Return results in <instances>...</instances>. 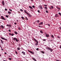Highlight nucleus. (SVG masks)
Returning a JSON list of instances; mask_svg holds the SVG:
<instances>
[{"mask_svg":"<svg viewBox=\"0 0 61 61\" xmlns=\"http://www.w3.org/2000/svg\"><path fill=\"white\" fill-rule=\"evenodd\" d=\"M56 60V61H60L59 60Z\"/></svg>","mask_w":61,"mask_h":61,"instance_id":"obj_56","label":"nucleus"},{"mask_svg":"<svg viewBox=\"0 0 61 61\" xmlns=\"http://www.w3.org/2000/svg\"><path fill=\"white\" fill-rule=\"evenodd\" d=\"M32 7L33 8H35V6L34 5H32Z\"/></svg>","mask_w":61,"mask_h":61,"instance_id":"obj_36","label":"nucleus"},{"mask_svg":"<svg viewBox=\"0 0 61 61\" xmlns=\"http://www.w3.org/2000/svg\"><path fill=\"white\" fill-rule=\"evenodd\" d=\"M56 8H57L58 10H60V8L59 7H56Z\"/></svg>","mask_w":61,"mask_h":61,"instance_id":"obj_21","label":"nucleus"},{"mask_svg":"<svg viewBox=\"0 0 61 61\" xmlns=\"http://www.w3.org/2000/svg\"><path fill=\"white\" fill-rule=\"evenodd\" d=\"M43 41H46V39H44L43 40Z\"/></svg>","mask_w":61,"mask_h":61,"instance_id":"obj_48","label":"nucleus"},{"mask_svg":"<svg viewBox=\"0 0 61 61\" xmlns=\"http://www.w3.org/2000/svg\"><path fill=\"white\" fill-rule=\"evenodd\" d=\"M36 50H37V51H38L39 50V48H37L36 49Z\"/></svg>","mask_w":61,"mask_h":61,"instance_id":"obj_40","label":"nucleus"},{"mask_svg":"<svg viewBox=\"0 0 61 61\" xmlns=\"http://www.w3.org/2000/svg\"><path fill=\"white\" fill-rule=\"evenodd\" d=\"M55 17H57V14H56L55 15Z\"/></svg>","mask_w":61,"mask_h":61,"instance_id":"obj_37","label":"nucleus"},{"mask_svg":"<svg viewBox=\"0 0 61 61\" xmlns=\"http://www.w3.org/2000/svg\"><path fill=\"white\" fill-rule=\"evenodd\" d=\"M41 52L43 54H45V52L43 51H41Z\"/></svg>","mask_w":61,"mask_h":61,"instance_id":"obj_27","label":"nucleus"},{"mask_svg":"<svg viewBox=\"0 0 61 61\" xmlns=\"http://www.w3.org/2000/svg\"><path fill=\"white\" fill-rule=\"evenodd\" d=\"M24 55H25V52H24L23 53Z\"/></svg>","mask_w":61,"mask_h":61,"instance_id":"obj_38","label":"nucleus"},{"mask_svg":"<svg viewBox=\"0 0 61 61\" xmlns=\"http://www.w3.org/2000/svg\"><path fill=\"white\" fill-rule=\"evenodd\" d=\"M46 36L47 37H48L49 36V35L47 34L46 35Z\"/></svg>","mask_w":61,"mask_h":61,"instance_id":"obj_13","label":"nucleus"},{"mask_svg":"<svg viewBox=\"0 0 61 61\" xmlns=\"http://www.w3.org/2000/svg\"><path fill=\"white\" fill-rule=\"evenodd\" d=\"M0 41H1V43L2 44H4V42H3V40H0Z\"/></svg>","mask_w":61,"mask_h":61,"instance_id":"obj_15","label":"nucleus"},{"mask_svg":"<svg viewBox=\"0 0 61 61\" xmlns=\"http://www.w3.org/2000/svg\"><path fill=\"white\" fill-rule=\"evenodd\" d=\"M3 61H6V60H4Z\"/></svg>","mask_w":61,"mask_h":61,"instance_id":"obj_61","label":"nucleus"},{"mask_svg":"<svg viewBox=\"0 0 61 61\" xmlns=\"http://www.w3.org/2000/svg\"><path fill=\"white\" fill-rule=\"evenodd\" d=\"M18 29L19 30H21V28L20 27H19Z\"/></svg>","mask_w":61,"mask_h":61,"instance_id":"obj_30","label":"nucleus"},{"mask_svg":"<svg viewBox=\"0 0 61 61\" xmlns=\"http://www.w3.org/2000/svg\"><path fill=\"white\" fill-rule=\"evenodd\" d=\"M1 18L2 19H3V20H6V19H5L4 17H3V16H1Z\"/></svg>","mask_w":61,"mask_h":61,"instance_id":"obj_9","label":"nucleus"},{"mask_svg":"<svg viewBox=\"0 0 61 61\" xmlns=\"http://www.w3.org/2000/svg\"><path fill=\"white\" fill-rule=\"evenodd\" d=\"M18 45H19V47H20V46H21V45L20 44H19Z\"/></svg>","mask_w":61,"mask_h":61,"instance_id":"obj_53","label":"nucleus"},{"mask_svg":"<svg viewBox=\"0 0 61 61\" xmlns=\"http://www.w3.org/2000/svg\"><path fill=\"white\" fill-rule=\"evenodd\" d=\"M24 12L27 15H29V14L27 12V11H26V10H24Z\"/></svg>","mask_w":61,"mask_h":61,"instance_id":"obj_6","label":"nucleus"},{"mask_svg":"<svg viewBox=\"0 0 61 61\" xmlns=\"http://www.w3.org/2000/svg\"><path fill=\"white\" fill-rule=\"evenodd\" d=\"M15 34H18V33H17V32L16 31L15 32Z\"/></svg>","mask_w":61,"mask_h":61,"instance_id":"obj_22","label":"nucleus"},{"mask_svg":"<svg viewBox=\"0 0 61 61\" xmlns=\"http://www.w3.org/2000/svg\"><path fill=\"white\" fill-rule=\"evenodd\" d=\"M8 31H9V32H11V30H8Z\"/></svg>","mask_w":61,"mask_h":61,"instance_id":"obj_47","label":"nucleus"},{"mask_svg":"<svg viewBox=\"0 0 61 61\" xmlns=\"http://www.w3.org/2000/svg\"><path fill=\"white\" fill-rule=\"evenodd\" d=\"M40 32L41 33H42V34H43V31L42 30H41L40 31Z\"/></svg>","mask_w":61,"mask_h":61,"instance_id":"obj_23","label":"nucleus"},{"mask_svg":"<svg viewBox=\"0 0 61 61\" xmlns=\"http://www.w3.org/2000/svg\"><path fill=\"white\" fill-rule=\"evenodd\" d=\"M29 15L30 17H32V15H30L29 14V15Z\"/></svg>","mask_w":61,"mask_h":61,"instance_id":"obj_32","label":"nucleus"},{"mask_svg":"<svg viewBox=\"0 0 61 61\" xmlns=\"http://www.w3.org/2000/svg\"><path fill=\"white\" fill-rule=\"evenodd\" d=\"M29 8H30V9H33V8H32V7L31 6H29Z\"/></svg>","mask_w":61,"mask_h":61,"instance_id":"obj_19","label":"nucleus"},{"mask_svg":"<svg viewBox=\"0 0 61 61\" xmlns=\"http://www.w3.org/2000/svg\"><path fill=\"white\" fill-rule=\"evenodd\" d=\"M8 14H11V12H10L8 11Z\"/></svg>","mask_w":61,"mask_h":61,"instance_id":"obj_26","label":"nucleus"},{"mask_svg":"<svg viewBox=\"0 0 61 61\" xmlns=\"http://www.w3.org/2000/svg\"><path fill=\"white\" fill-rule=\"evenodd\" d=\"M28 51L29 52H30V53L31 54H34V52H32V51H30L29 50H28Z\"/></svg>","mask_w":61,"mask_h":61,"instance_id":"obj_4","label":"nucleus"},{"mask_svg":"<svg viewBox=\"0 0 61 61\" xmlns=\"http://www.w3.org/2000/svg\"><path fill=\"white\" fill-rule=\"evenodd\" d=\"M59 29H60V30H61V27H59Z\"/></svg>","mask_w":61,"mask_h":61,"instance_id":"obj_54","label":"nucleus"},{"mask_svg":"<svg viewBox=\"0 0 61 61\" xmlns=\"http://www.w3.org/2000/svg\"><path fill=\"white\" fill-rule=\"evenodd\" d=\"M6 26H9V27H11L12 26V25L10 24L7 25Z\"/></svg>","mask_w":61,"mask_h":61,"instance_id":"obj_8","label":"nucleus"},{"mask_svg":"<svg viewBox=\"0 0 61 61\" xmlns=\"http://www.w3.org/2000/svg\"><path fill=\"white\" fill-rule=\"evenodd\" d=\"M44 6H46V7H47V5H44Z\"/></svg>","mask_w":61,"mask_h":61,"instance_id":"obj_29","label":"nucleus"},{"mask_svg":"<svg viewBox=\"0 0 61 61\" xmlns=\"http://www.w3.org/2000/svg\"><path fill=\"white\" fill-rule=\"evenodd\" d=\"M1 50H2V51H3V50H4V49H1Z\"/></svg>","mask_w":61,"mask_h":61,"instance_id":"obj_52","label":"nucleus"},{"mask_svg":"<svg viewBox=\"0 0 61 61\" xmlns=\"http://www.w3.org/2000/svg\"><path fill=\"white\" fill-rule=\"evenodd\" d=\"M2 3L3 4V5L4 6L5 5V2L4 1H2Z\"/></svg>","mask_w":61,"mask_h":61,"instance_id":"obj_10","label":"nucleus"},{"mask_svg":"<svg viewBox=\"0 0 61 61\" xmlns=\"http://www.w3.org/2000/svg\"><path fill=\"white\" fill-rule=\"evenodd\" d=\"M15 53L16 54H18V53H17V51H15Z\"/></svg>","mask_w":61,"mask_h":61,"instance_id":"obj_33","label":"nucleus"},{"mask_svg":"<svg viewBox=\"0 0 61 61\" xmlns=\"http://www.w3.org/2000/svg\"><path fill=\"white\" fill-rule=\"evenodd\" d=\"M37 23H39V20H37Z\"/></svg>","mask_w":61,"mask_h":61,"instance_id":"obj_35","label":"nucleus"},{"mask_svg":"<svg viewBox=\"0 0 61 61\" xmlns=\"http://www.w3.org/2000/svg\"><path fill=\"white\" fill-rule=\"evenodd\" d=\"M39 25H43V22H41L39 24Z\"/></svg>","mask_w":61,"mask_h":61,"instance_id":"obj_7","label":"nucleus"},{"mask_svg":"<svg viewBox=\"0 0 61 61\" xmlns=\"http://www.w3.org/2000/svg\"><path fill=\"white\" fill-rule=\"evenodd\" d=\"M1 38L2 39H3V40H6V41H7V39H6L3 37H1Z\"/></svg>","mask_w":61,"mask_h":61,"instance_id":"obj_5","label":"nucleus"},{"mask_svg":"<svg viewBox=\"0 0 61 61\" xmlns=\"http://www.w3.org/2000/svg\"><path fill=\"white\" fill-rule=\"evenodd\" d=\"M47 49L48 50H50L51 52L53 51V49L50 48V47L47 48Z\"/></svg>","mask_w":61,"mask_h":61,"instance_id":"obj_2","label":"nucleus"},{"mask_svg":"<svg viewBox=\"0 0 61 61\" xmlns=\"http://www.w3.org/2000/svg\"><path fill=\"white\" fill-rule=\"evenodd\" d=\"M38 26L39 27H41V26Z\"/></svg>","mask_w":61,"mask_h":61,"instance_id":"obj_51","label":"nucleus"},{"mask_svg":"<svg viewBox=\"0 0 61 61\" xmlns=\"http://www.w3.org/2000/svg\"><path fill=\"white\" fill-rule=\"evenodd\" d=\"M20 11H21L22 12H23V10L22 9H20Z\"/></svg>","mask_w":61,"mask_h":61,"instance_id":"obj_34","label":"nucleus"},{"mask_svg":"<svg viewBox=\"0 0 61 61\" xmlns=\"http://www.w3.org/2000/svg\"><path fill=\"white\" fill-rule=\"evenodd\" d=\"M0 56H1V55L0 54Z\"/></svg>","mask_w":61,"mask_h":61,"instance_id":"obj_64","label":"nucleus"},{"mask_svg":"<svg viewBox=\"0 0 61 61\" xmlns=\"http://www.w3.org/2000/svg\"><path fill=\"white\" fill-rule=\"evenodd\" d=\"M45 34L46 35H47V33H46L45 32Z\"/></svg>","mask_w":61,"mask_h":61,"instance_id":"obj_49","label":"nucleus"},{"mask_svg":"<svg viewBox=\"0 0 61 61\" xmlns=\"http://www.w3.org/2000/svg\"><path fill=\"white\" fill-rule=\"evenodd\" d=\"M41 9H43V8H42V6H40L39 7Z\"/></svg>","mask_w":61,"mask_h":61,"instance_id":"obj_18","label":"nucleus"},{"mask_svg":"<svg viewBox=\"0 0 61 61\" xmlns=\"http://www.w3.org/2000/svg\"><path fill=\"white\" fill-rule=\"evenodd\" d=\"M37 11L38 13H40V11H39V10H38Z\"/></svg>","mask_w":61,"mask_h":61,"instance_id":"obj_46","label":"nucleus"},{"mask_svg":"<svg viewBox=\"0 0 61 61\" xmlns=\"http://www.w3.org/2000/svg\"><path fill=\"white\" fill-rule=\"evenodd\" d=\"M44 8L46 10H47V8L46 7H44Z\"/></svg>","mask_w":61,"mask_h":61,"instance_id":"obj_24","label":"nucleus"},{"mask_svg":"<svg viewBox=\"0 0 61 61\" xmlns=\"http://www.w3.org/2000/svg\"><path fill=\"white\" fill-rule=\"evenodd\" d=\"M9 60H12V59L11 58H9Z\"/></svg>","mask_w":61,"mask_h":61,"instance_id":"obj_42","label":"nucleus"},{"mask_svg":"<svg viewBox=\"0 0 61 61\" xmlns=\"http://www.w3.org/2000/svg\"><path fill=\"white\" fill-rule=\"evenodd\" d=\"M9 10H10V11H12V10H11V9H9Z\"/></svg>","mask_w":61,"mask_h":61,"instance_id":"obj_44","label":"nucleus"},{"mask_svg":"<svg viewBox=\"0 0 61 61\" xmlns=\"http://www.w3.org/2000/svg\"><path fill=\"white\" fill-rule=\"evenodd\" d=\"M60 48H61V45L60 46V47H59Z\"/></svg>","mask_w":61,"mask_h":61,"instance_id":"obj_50","label":"nucleus"},{"mask_svg":"<svg viewBox=\"0 0 61 61\" xmlns=\"http://www.w3.org/2000/svg\"><path fill=\"white\" fill-rule=\"evenodd\" d=\"M5 17H7V18H8V15H5Z\"/></svg>","mask_w":61,"mask_h":61,"instance_id":"obj_31","label":"nucleus"},{"mask_svg":"<svg viewBox=\"0 0 61 61\" xmlns=\"http://www.w3.org/2000/svg\"><path fill=\"white\" fill-rule=\"evenodd\" d=\"M21 18H22V19H23V20H24V17L22 16L21 17Z\"/></svg>","mask_w":61,"mask_h":61,"instance_id":"obj_28","label":"nucleus"},{"mask_svg":"<svg viewBox=\"0 0 61 61\" xmlns=\"http://www.w3.org/2000/svg\"><path fill=\"white\" fill-rule=\"evenodd\" d=\"M17 50H20V48L18 47L17 48Z\"/></svg>","mask_w":61,"mask_h":61,"instance_id":"obj_17","label":"nucleus"},{"mask_svg":"<svg viewBox=\"0 0 61 61\" xmlns=\"http://www.w3.org/2000/svg\"><path fill=\"white\" fill-rule=\"evenodd\" d=\"M0 47H1V49H2V47H1V46H0Z\"/></svg>","mask_w":61,"mask_h":61,"instance_id":"obj_62","label":"nucleus"},{"mask_svg":"<svg viewBox=\"0 0 61 61\" xmlns=\"http://www.w3.org/2000/svg\"><path fill=\"white\" fill-rule=\"evenodd\" d=\"M51 36L52 37V38H54V36L53 35H51Z\"/></svg>","mask_w":61,"mask_h":61,"instance_id":"obj_20","label":"nucleus"},{"mask_svg":"<svg viewBox=\"0 0 61 61\" xmlns=\"http://www.w3.org/2000/svg\"><path fill=\"white\" fill-rule=\"evenodd\" d=\"M9 35H10V36H13L14 35V33H12V34L10 33H9Z\"/></svg>","mask_w":61,"mask_h":61,"instance_id":"obj_11","label":"nucleus"},{"mask_svg":"<svg viewBox=\"0 0 61 61\" xmlns=\"http://www.w3.org/2000/svg\"><path fill=\"white\" fill-rule=\"evenodd\" d=\"M58 14L59 15H60V16H61V13H60V12H59L58 13Z\"/></svg>","mask_w":61,"mask_h":61,"instance_id":"obj_25","label":"nucleus"},{"mask_svg":"<svg viewBox=\"0 0 61 61\" xmlns=\"http://www.w3.org/2000/svg\"><path fill=\"white\" fill-rule=\"evenodd\" d=\"M24 51H22V52H21V53L22 54H23H23L24 53Z\"/></svg>","mask_w":61,"mask_h":61,"instance_id":"obj_55","label":"nucleus"},{"mask_svg":"<svg viewBox=\"0 0 61 61\" xmlns=\"http://www.w3.org/2000/svg\"><path fill=\"white\" fill-rule=\"evenodd\" d=\"M25 18L26 20H28V19H27V17H25Z\"/></svg>","mask_w":61,"mask_h":61,"instance_id":"obj_39","label":"nucleus"},{"mask_svg":"<svg viewBox=\"0 0 61 61\" xmlns=\"http://www.w3.org/2000/svg\"><path fill=\"white\" fill-rule=\"evenodd\" d=\"M13 39H14V41H15V40L16 42H18L19 41L17 39V38H13Z\"/></svg>","mask_w":61,"mask_h":61,"instance_id":"obj_3","label":"nucleus"},{"mask_svg":"<svg viewBox=\"0 0 61 61\" xmlns=\"http://www.w3.org/2000/svg\"><path fill=\"white\" fill-rule=\"evenodd\" d=\"M33 39H34V40H35V42H36V43L35 44L36 46H37L38 44V41H37L36 39H35V38H34Z\"/></svg>","mask_w":61,"mask_h":61,"instance_id":"obj_1","label":"nucleus"},{"mask_svg":"<svg viewBox=\"0 0 61 61\" xmlns=\"http://www.w3.org/2000/svg\"><path fill=\"white\" fill-rule=\"evenodd\" d=\"M57 38H60V37L59 36H57Z\"/></svg>","mask_w":61,"mask_h":61,"instance_id":"obj_59","label":"nucleus"},{"mask_svg":"<svg viewBox=\"0 0 61 61\" xmlns=\"http://www.w3.org/2000/svg\"><path fill=\"white\" fill-rule=\"evenodd\" d=\"M33 60L34 61H36V59L35 58H32Z\"/></svg>","mask_w":61,"mask_h":61,"instance_id":"obj_16","label":"nucleus"},{"mask_svg":"<svg viewBox=\"0 0 61 61\" xmlns=\"http://www.w3.org/2000/svg\"><path fill=\"white\" fill-rule=\"evenodd\" d=\"M30 1H31L32 2H33V1H34V0H30Z\"/></svg>","mask_w":61,"mask_h":61,"instance_id":"obj_58","label":"nucleus"},{"mask_svg":"<svg viewBox=\"0 0 61 61\" xmlns=\"http://www.w3.org/2000/svg\"><path fill=\"white\" fill-rule=\"evenodd\" d=\"M46 25H49V26H50V25L49 24H46Z\"/></svg>","mask_w":61,"mask_h":61,"instance_id":"obj_45","label":"nucleus"},{"mask_svg":"<svg viewBox=\"0 0 61 61\" xmlns=\"http://www.w3.org/2000/svg\"><path fill=\"white\" fill-rule=\"evenodd\" d=\"M33 24H35V23L34 22V23H33Z\"/></svg>","mask_w":61,"mask_h":61,"instance_id":"obj_63","label":"nucleus"},{"mask_svg":"<svg viewBox=\"0 0 61 61\" xmlns=\"http://www.w3.org/2000/svg\"><path fill=\"white\" fill-rule=\"evenodd\" d=\"M14 24L15 25H16V23L15 22V23H14Z\"/></svg>","mask_w":61,"mask_h":61,"instance_id":"obj_57","label":"nucleus"},{"mask_svg":"<svg viewBox=\"0 0 61 61\" xmlns=\"http://www.w3.org/2000/svg\"><path fill=\"white\" fill-rule=\"evenodd\" d=\"M4 53L5 54H7V53L6 52H5Z\"/></svg>","mask_w":61,"mask_h":61,"instance_id":"obj_60","label":"nucleus"},{"mask_svg":"<svg viewBox=\"0 0 61 61\" xmlns=\"http://www.w3.org/2000/svg\"><path fill=\"white\" fill-rule=\"evenodd\" d=\"M46 13H48V11H47V10H46Z\"/></svg>","mask_w":61,"mask_h":61,"instance_id":"obj_41","label":"nucleus"},{"mask_svg":"<svg viewBox=\"0 0 61 61\" xmlns=\"http://www.w3.org/2000/svg\"><path fill=\"white\" fill-rule=\"evenodd\" d=\"M0 27L1 29H3L4 28V27L3 25H1L0 26Z\"/></svg>","mask_w":61,"mask_h":61,"instance_id":"obj_14","label":"nucleus"},{"mask_svg":"<svg viewBox=\"0 0 61 61\" xmlns=\"http://www.w3.org/2000/svg\"><path fill=\"white\" fill-rule=\"evenodd\" d=\"M5 11H7V9H5Z\"/></svg>","mask_w":61,"mask_h":61,"instance_id":"obj_43","label":"nucleus"},{"mask_svg":"<svg viewBox=\"0 0 61 61\" xmlns=\"http://www.w3.org/2000/svg\"><path fill=\"white\" fill-rule=\"evenodd\" d=\"M53 8H54V7L53 6H51L50 7V9H53Z\"/></svg>","mask_w":61,"mask_h":61,"instance_id":"obj_12","label":"nucleus"}]
</instances>
